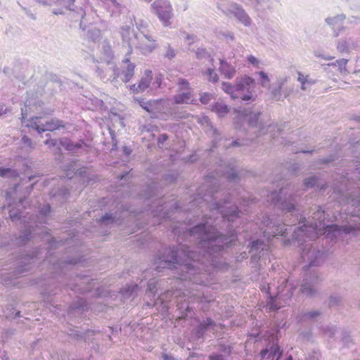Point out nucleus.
Instances as JSON below:
<instances>
[{"mask_svg":"<svg viewBox=\"0 0 360 360\" xmlns=\"http://www.w3.org/2000/svg\"><path fill=\"white\" fill-rule=\"evenodd\" d=\"M302 292L304 294H306L307 295H312V290L310 288L302 286Z\"/></svg>","mask_w":360,"mask_h":360,"instance_id":"cd10ccee","label":"nucleus"},{"mask_svg":"<svg viewBox=\"0 0 360 360\" xmlns=\"http://www.w3.org/2000/svg\"><path fill=\"white\" fill-rule=\"evenodd\" d=\"M210 360H224L223 356L220 354H214L209 356Z\"/></svg>","mask_w":360,"mask_h":360,"instance_id":"7c9ffc66","label":"nucleus"},{"mask_svg":"<svg viewBox=\"0 0 360 360\" xmlns=\"http://www.w3.org/2000/svg\"><path fill=\"white\" fill-rule=\"evenodd\" d=\"M259 243V240H256L255 242H252V248L256 247Z\"/></svg>","mask_w":360,"mask_h":360,"instance_id":"79ce46f5","label":"nucleus"},{"mask_svg":"<svg viewBox=\"0 0 360 360\" xmlns=\"http://www.w3.org/2000/svg\"><path fill=\"white\" fill-rule=\"evenodd\" d=\"M212 100V95L208 93H203L200 96V101L203 104H207Z\"/></svg>","mask_w":360,"mask_h":360,"instance_id":"412c9836","label":"nucleus"},{"mask_svg":"<svg viewBox=\"0 0 360 360\" xmlns=\"http://www.w3.org/2000/svg\"><path fill=\"white\" fill-rule=\"evenodd\" d=\"M292 209H293V207H289V208H288L287 210H288V211H290H290H291V210H292Z\"/></svg>","mask_w":360,"mask_h":360,"instance_id":"8fccbe9b","label":"nucleus"},{"mask_svg":"<svg viewBox=\"0 0 360 360\" xmlns=\"http://www.w3.org/2000/svg\"><path fill=\"white\" fill-rule=\"evenodd\" d=\"M316 181L317 179L314 177H310L304 180V184L307 188L313 187L316 185Z\"/></svg>","mask_w":360,"mask_h":360,"instance_id":"4be33fe9","label":"nucleus"},{"mask_svg":"<svg viewBox=\"0 0 360 360\" xmlns=\"http://www.w3.org/2000/svg\"><path fill=\"white\" fill-rule=\"evenodd\" d=\"M282 352L280 350L279 346H274L271 348L270 355L272 356V360H279Z\"/></svg>","mask_w":360,"mask_h":360,"instance_id":"4468645a","label":"nucleus"},{"mask_svg":"<svg viewBox=\"0 0 360 360\" xmlns=\"http://www.w3.org/2000/svg\"><path fill=\"white\" fill-rule=\"evenodd\" d=\"M345 231L349 233L351 231L349 229H346Z\"/></svg>","mask_w":360,"mask_h":360,"instance_id":"603ef678","label":"nucleus"},{"mask_svg":"<svg viewBox=\"0 0 360 360\" xmlns=\"http://www.w3.org/2000/svg\"><path fill=\"white\" fill-rule=\"evenodd\" d=\"M45 144L49 145V146H55L56 144V143L55 141H53V139H47L45 141Z\"/></svg>","mask_w":360,"mask_h":360,"instance_id":"72a5a7b5","label":"nucleus"},{"mask_svg":"<svg viewBox=\"0 0 360 360\" xmlns=\"http://www.w3.org/2000/svg\"><path fill=\"white\" fill-rule=\"evenodd\" d=\"M10 217H11V219H15V218H16V217H15V216H14V215H13L11 212H10Z\"/></svg>","mask_w":360,"mask_h":360,"instance_id":"a18cd8bd","label":"nucleus"},{"mask_svg":"<svg viewBox=\"0 0 360 360\" xmlns=\"http://www.w3.org/2000/svg\"><path fill=\"white\" fill-rule=\"evenodd\" d=\"M111 1V3L115 5V6H120V4H119L117 0H109Z\"/></svg>","mask_w":360,"mask_h":360,"instance_id":"58836bf2","label":"nucleus"},{"mask_svg":"<svg viewBox=\"0 0 360 360\" xmlns=\"http://www.w3.org/2000/svg\"><path fill=\"white\" fill-rule=\"evenodd\" d=\"M259 75L260 77L261 85L263 86H267L269 84V83L270 82V79H269V77L267 76V75L266 73H264V72L261 71V72H259Z\"/></svg>","mask_w":360,"mask_h":360,"instance_id":"6ab92c4d","label":"nucleus"},{"mask_svg":"<svg viewBox=\"0 0 360 360\" xmlns=\"http://www.w3.org/2000/svg\"><path fill=\"white\" fill-rule=\"evenodd\" d=\"M212 323V320H211L210 319H207V326H210V325H211Z\"/></svg>","mask_w":360,"mask_h":360,"instance_id":"c03bdc74","label":"nucleus"},{"mask_svg":"<svg viewBox=\"0 0 360 360\" xmlns=\"http://www.w3.org/2000/svg\"><path fill=\"white\" fill-rule=\"evenodd\" d=\"M237 144H238V143H237V142H233L232 145H233V146H236V145H237Z\"/></svg>","mask_w":360,"mask_h":360,"instance_id":"3c124183","label":"nucleus"},{"mask_svg":"<svg viewBox=\"0 0 360 360\" xmlns=\"http://www.w3.org/2000/svg\"><path fill=\"white\" fill-rule=\"evenodd\" d=\"M318 226H319L318 224H317V223H315V224H314V226H311V227L313 228V229H314V231H316V229H317Z\"/></svg>","mask_w":360,"mask_h":360,"instance_id":"37998d69","label":"nucleus"},{"mask_svg":"<svg viewBox=\"0 0 360 360\" xmlns=\"http://www.w3.org/2000/svg\"><path fill=\"white\" fill-rule=\"evenodd\" d=\"M242 100L243 101H249V100H255V98H253L252 96H250V95H245L244 96L243 98H242Z\"/></svg>","mask_w":360,"mask_h":360,"instance_id":"f704fd0d","label":"nucleus"},{"mask_svg":"<svg viewBox=\"0 0 360 360\" xmlns=\"http://www.w3.org/2000/svg\"><path fill=\"white\" fill-rule=\"evenodd\" d=\"M318 57H321L322 58H323L325 60H331L335 58V57H332V56H318Z\"/></svg>","mask_w":360,"mask_h":360,"instance_id":"ea45409f","label":"nucleus"},{"mask_svg":"<svg viewBox=\"0 0 360 360\" xmlns=\"http://www.w3.org/2000/svg\"><path fill=\"white\" fill-rule=\"evenodd\" d=\"M192 232L194 233H198L200 238L202 240H214L218 238L214 229H210L208 231L206 230L205 224H200L195 226Z\"/></svg>","mask_w":360,"mask_h":360,"instance_id":"423d86ee","label":"nucleus"},{"mask_svg":"<svg viewBox=\"0 0 360 360\" xmlns=\"http://www.w3.org/2000/svg\"><path fill=\"white\" fill-rule=\"evenodd\" d=\"M278 299L279 297L274 298L271 297L270 301L267 304L268 309L270 311L279 309L281 308V305L276 304V302H278Z\"/></svg>","mask_w":360,"mask_h":360,"instance_id":"2eb2a0df","label":"nucleus"},{"mask_svg":"<svg viewBox=\"0 0 360 360\" xmlns=\"http://www.w3.org/2000/svg\"><path fill=\"white\" fill-rule=\"evenodd\" d=\"M34 124L35 129L38 131H54L60 128H63L65 126L63 124V121L53 120V118L49 121L42 123L40 122V118L36 117Z\"/></svg>","mask_w":360,"mask_h":360,"instance_id":"20e7f679","label":"nucleus"},{"mask_svg":"<svg viewBox=\"0 0 360 360\" xmlns=\"http://www.w3.org/2000/svg\"><path fill=\"white\" fill-rule=\"evenodd\" d=\"M255 85V80L250 77L245 76L243 77L237 79L236 84L235 86H232L229 83H226L224 82L222 84L223 91L227 94L231 95L232 98H237V96L234 95L236 91H244V89L252 86Z\"/></svg>","mask_w":360,"mask_h":360,"instance_id":"f03ea898","label":"nucleus"},{"mask_svg":"<svg viewBox=\"0 0 360 360\" xmlns=\"http://www.w3.org/2000/svg\"><path fill=\"white\" fill-rule=\"evenodd\" d=\"M50 212V205H47L46 210L45 211H42L44 214H46V212Z\"/></svg>","mask_w":360,"mask_h":360,"instance_id":"a19ab883","label":"nucleus"},{"mask_svg":"<svg viewBox=\"0 0 360 360\" xmlns=\"http://www.w3.org/2000/svg\"><path fill=\"white\" fill-rule=\"evenodd\" d=\"M298 81L300 82V83L302 84V89H304V84H305V82H306V79L304 78V77L302 75V73L299 72L298 73Z\"/></svg>","mask_w":360,"mask_h":360,"instance_id":"bb28decb","label":"nucleus"},{"mask_svg":"<svg viewBox=\"0 0 360 360\" xmlns=\"http://www.w3.org/2000/svg\"><path fill=\"white\" fill-rule=\"evenodd\" d=\"M164 360H174L172 356H168L167 354L162 355Z\"/></svg>","mask_w":360,"mask_h":360,"instance_id":"4c0bfd02","label":"nucleus"},{"mask_svg":"<svg viewBox=\"0 0 360 360\" xmlns=\"http://www.w3.org/2000/svg\"><path fill=\"white\" fill-rule=\"evenodd\" d=\"M212 110L220 117L224 116L228 112V107L225 104L217 102L212 105Z\"/></svg>","mask_w":360,"mask_h":360,"instance_id":"9b49d317","label":"nucleus"},{"mask_svg":"<svg viewBox=\"0 0 360 360\" xmlns=\"http://www.w3.org/2000/svg\"><path fill=\"white\" fill-rule=\"evenodd\" d=\"M22 141L23 142V143H24L25 145H27V146H30H30H31V145H32V142H31V141H30V138H29V137H27V136H24L22 137Z\"/></svg>","mask_w":360,"mask_h":360,"instance_id":"c756f323","label":"nucleus"},{"mask_svg":"<svg viewBox=\"0 0 360 360\" xmlns=\"http://www.w3.org/2000/svg\"><path fill=\"white\" fill-rule=\"evenodd\" d=\"M148 290H149L150 291H151V290H152V288H151L150 287H149Z\"/></svg>","mask_w":360,"mask_h":360,"instance_id":"6e6d98bb","label":"nucleus"},{"mask_svg":"<svg viewBox=\"0 0 360 360\" xmlns=\"http://www.w3.org/2000/svg\"><path fill=\"white\" fill-rule=\"evenodd\" d=\"M111 219V216L109 214H105V216L102 217L100 219L101 222H105L108 221V219Z\"/></svg>","mask_w":360,"mask_h":360,"instance_id":"473e14b6","label":"nucleus"},{"mask_svg":"<svg viewBox=\"0 0 360 360\" xmlns=\"http://www.w3.org/2000/svg\"><path fill=\"white\" fill-rule=\"evenodd\" d=\"M288 360H292V356H289Z\"/></svg>","mask_w":360,"mask_h":360,"instance_id":"864d4df0","label":"nucleus"},{"mask_svg":"<svg viewBox=\"0 0 360 360\" xmlns=\"http://www.w3.org/2000/svg\"><path fill=\"white\" fill-rule=\"evenodd\" d=\"M347 48V44L345 42H339L337 45V49H340L342 51H344L345 50H346Z\"/></svg>","mask_w":360,"mask_h":360,"instance_id":"c85d7f7f","label":"nucleus"},{"mask_svg":"<svg viewBox=\"0 0 360 360\" xmlns=\"http://www.w3.org/2000/svg\"><path fill=\"white\" fill-rule=\"evenodd\" d=\"M175 54L176 53H175L174 50L171 47H168V49L167 50V53H166V56L168 58H173L175 56Z\"/></svg>","mask_w":360,"mask_h":360,"instance_id":"b1692460","label":"nucleus"},{"mask_svg":"<svg viewBox=\"0 0 360 360\" xmlns=\"http://www.w3.org/2000/svg\"><path fill=\"white\" fill-rule=\"evenodd\" d=\"M267 353H268L267 349H264L262 351H261L260 354L262 358H264Z\"/></svg>","mask_w":360,"mask_h":360,"instance_id":"e433bc0d","label":"nucleus"},{"mask_svg":"<svg viewBox=\"0 0 360 360\" xmlns=\"http://www.w3.org/2000/svg\"><path fill=\"white\" fill-rule=\"evenodd\" d=\"M307 229V226H305V224H304V229L302 228L300 229L302 231H304Z\"/></svg>","mask_w":360,"mask_h":360,"instance_id":"de8ad7c7","label":"nucleus"},{"mask_svg":"<svg viewBox=\"0 0 360 360\" xmlns=\"http://www.w3.org/2000/svg\"><path fill=\"white\" fill-rule=\"evenodd\" d=\"M333 20H329V21H328V23H329V24H333Z\"/></svg>","mask_w":360,"mask_h":360,"instance_id":"09e8293b","label":"nucleus"},{"mask_svg":"<svg viewBox=\"0 0 360 360\" xmlns=\"http://www.w3.org/2000/svg\"><path fill=\"white\" fill-rule=\"evenodd\" d=\"M162 80V77L161 74L158 75V76H156L155 77L154 84H156L157 87H160Z\"/></svg>","mask_w":360,"mask_h":360,"instance_id":"a878e982","label":"nucleus"},{"mask_svg":"<svg viewBox=\"0 0 360 360\" xmlns=\"http://www.w3.org/2000/svg\"><path fill=\"white\" fill-rule=\"evenodd\" d=\"M168 139V136L166 134H162L160 137V142H164L165 140Z\"/></svg>","mask_w":360,"mask_h":360,"instance_id":"c9c22d12","label":"nucleus"},{"mask_svg":"<svg viewBox=\"0 0 360 360\" xmlns=\"http://www.w3.org/2000/svg\"><path fill=\"white\" fill-rule=\"evenodd\" d=\"M137 101L140 103L141 108L150 114L155 115L158 113L162 109L161 100H153L145 102L143 99H138Z\"/></svg>","mask_w":360,"mask_h":360,"instance_id":"6e6552de","label":"nucleus"},{"mask_svg":"<svg viewBox=\"0 0 360 360\" xmlns=\"http://www.w3.org/2000/svg\"><path fill=\"white\" fill-rule=\"evenodd\" d=\"M286 229H284L283 228H281L280 229H278L276 231L274 232L272 234L273 237L277 236H285Z\"/></svg>","mask_w":360,"mask_h":360,"instance_id":"393cba45","label":"nucleus"},{"mask_svg":"<svg viewBox=\"0 0 360 360\" xmlns=\"http://www.w3.org/2000/svg\"><path fill=\"white\" fill-rule=\"evenodd\" d=\"M155 39L150 34H143L141 39L140 48L144 53H151L157 48Z\"/></svg>","mask_w":360,"mask_h":360,"instance_id":"0eeeda50","label":"nucleus"},{"mask_svg":"<svg viewBox=\"0 0 360 360\" xmlns=\"http://www.w3.org/2000/svg\"><path fill=\"white\" fill-rule=\"evenodd\" d=\"M238 214V210L237 207H233L231 212L229 214V212H225L223 213V217L226 218L229 221L230 220H233V217H237Z\"/></svg>","mask_w":360,"mask_h":360,"instance_id":"aec40b11","label":"nucleus"},{"mask_svg":"<svg viewBox=\"0 0 360 360\" xmlns=\"http://www.w3.org/2000/svg\"><path fill=\"white\" fill-rule=\"evenodd\" d=\"M124 62L127 63V65L126 66L125 70L122 72L123 77L122 81L128 82L134 75L136 65L134 63H130L129 58H127Z\"/></svg>","mask_w":360,"mask_h":360,"instance_id":"9d476101","label":"nucleus"},{"mask_svg":"<svg viewBox=\"0 0 360 360\" xmlns=\"http://www.w3.org/2000/svg\"><path fill=\"white\" fill-rule=\"evenodd\" d=\"M153 79V73L151 70H146L144 71L138 85L134 84L129 86V89L134 94L141 93L148 88Z\"/></svg>","mask_w":360,"mask_h":360,"instance_id":"39448f33","label":"nucleus"},{"mask_svg":"<svg viewBox=\"0 0 360 360\" xmlns=\"http://www.w3.org/2000/svg\"><path fill=\"white\" fill-rule=\"evenodd\" d=\"M315 315H314V314H311V317H314Z\"/></svg>","mask_w":360,"mask_h":360,"instance_id":"5fc2aeb1","label":"nucleus"},{"mask_svg":"<svg viewBox=\"0 0 360 360\" xmlns=\"http://www.w3.org/2000/svg\"><path fill=\"white\" fill-rule=\"evenodd\" d=\"M352 202H353V205H355V204H356V202H354V200H352Z\"/></svg>","mask_w":360,"mask_h":360,"instance_id":"4d7b16f0","label":"nucleus"},{"mask_svg":"<svg viewBox=\"0 0 360 360\" xmlns=\"http://www.w3.org/2000/svg\"><path fill=\"white\" fill-rule=\"evenodd\" d=\"M325 232L326 231H336L337 229V226L336 225H330V226H327L325 227Z\"/></svg>","mask_w":360,"mask_h":360,"instance_id":"2f4dec72","label":"nucleus"},{"mask_svg":"<svg viewBox=\"0 0 360 360\" xmlns=\"http://www.w3.org/2000/svg\"><path fill=\"white\" fill-rule=\"evenodd\" d=\"M136 289H138V286H137V285H136V284H135V285H134V286H133L132 290H136Z\"/></svg>","mask_w":360,"mask_h":360,"instance_id":"49530a36","label":"nucleus"},{"mask_svg":"<svg viewBox=\"0 0 360 360\" xmlns=\"http://www.w3.org/2000/svg\"><path fill=\"white\" fill-rule=\"evenodd\" d=\"M60 143L63 147H64L65 150L69 151H75L76 149H78L79 147H81L80 144H74L68 138L62 139Z\"/></svg>","mask_w":360,"mask_h":360,"instance_id":"f8f14e48","label":"nucleus"},{"mask_svg":"<svg viewBox=\"0 0 360 360\" xmlns=\"http://www.w3.org/2000/svg\"><path fill=\"white\" fill-rule=\"evenodd\" d=\"M152 6L164 26H169L170 20L173 16L170 2L168 0H155L153 1Z\"/></svg>","mask_w":360,"mask_h":360,"instance_id":"f257e3e1","label":"nucleus"},{"mask_svg":"<svg viewBox=\"0 0 360 360\" xmlns=\"http://www.w3.org/2000/svg\"><path fill=\"white\" fill-rule=\"evenodd\" d=\"M180 91H186L176 94L174 97V101L176 103H193L192 99L193 94L190 91L189 84L187 80L181 79L179 82Z\"/></svg>","mask_w":360,"mask_h":360,"instance_id":"7ed1b4c3","label":"nucleus"},{"mask_svg":"<svg viewBox=\"0 0 360 360\" xmlns=\"http://www.w3.org/2000/svg\"><path fill=\"white\" fill-rule=\"evenodd\" d=\"M347 63H348L347 59L341 58V59L336 60L335 62L334 63H332L331 65H338L339 67V70L342 72V71L346 70V65H347Z\"/></svg>","mask_w":360,"mask_h":360,"instance_id":"dca6fc26","label":"nucleus"},{"mask_svg":"<svg viewBox=\"0 0 360 360\" xmlns=\"http://www.w3.org/2000/svg\"><path fill=\"white\" fill-rule=\"evenodd\" d=\"M207 79L209 81L215 82L219 79L218 75L214 70L208 69L207 70Z\"/></svg>","mask_w":360,"mask_h":360,"instance_id":"a211bd4d","label":"nucleus"},{"mask_svg":"<svg viewBox=\"0 0 360 360\" xmlns=\"http://www.w3.org/2000/svg\"><path fill=\"white\" fill-rule=\"evenodd\" d=\"M219 72L224 75V76L228 79L233 77L236 70L233 65L228 63L226 60H221L219 64Z\"/></svg>","mask_w":360,"mask_h":360,"instance_id":"1a4fd4ad","label":"nucleus"},{"mask_svg":"<svg viewBox=\"0 0 360 360\" xmlns=\"http://www.w3.org/2000/svg\"><path fill=\"white\" fill-rule=\"evenodd\" d=\"M248 60L250 63L255 67H259V60L257 58L253 56H249L248 57Z\"/></svg>","mask_w":360,"mask_h":360,"instance_id":"5701e85b","label":"nucleus"},{"mask_svg":"<svg viewBox=\"0 0 360 360\" xmlns=\"http://www.w3.org/2000/svg\"><path fill=\"white\" fill-rule=\"evenodd\" d=\"M0 176H18V173L12 170L11 168H2L0 167Z\"/></svg>","mask_w":360,"mask_h":360,"instance_id":"f3484780","label":"nucleus"},{"mask_svg":"<svg viewBox=\"0 0 360 360\" xmlns=\"http://www.w3.org/2000/svg\"><path fill=\"white\" fill-rule=\"evenodd\" d=\"M236 16L240 22L244 23L245 26L251 23L250 18L243 9L239 8L238 12L236 13Z\"/></svg>","mask_w":360,"mask_h":360,"instance_id":"ddd939ff","label":"nucleus"}]
</instances>
